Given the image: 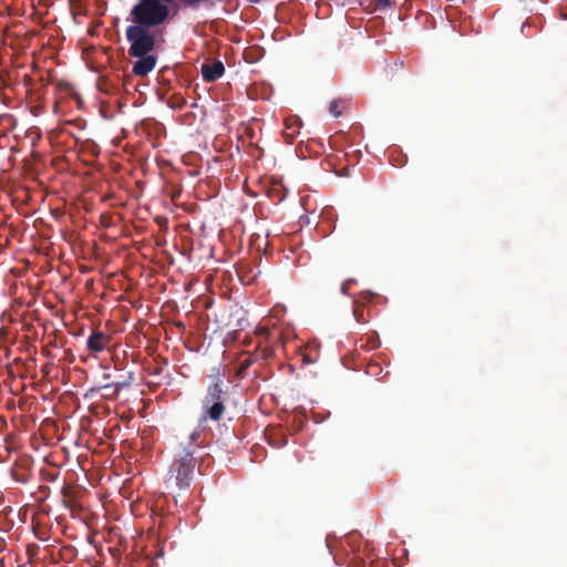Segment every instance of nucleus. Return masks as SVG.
Listing matches in <instances>:
<instances>
[{"instance_id":"423d86ee","label":"nucleus","mask_w":567,"mask_h":567,"mask_svg":"<svg viewBox=\"0 0 567 567\" xmlns=\"http://www.w3.org/2000/svg\"><path fill=\"white\" fill-rule=\"evenodd\" d=\"M225 72L224 64L220 61H216L213 64L202 65L203 79L207 82H214L218 80Z\"/></svg>"},{"instance_id":"9b49d317","label":"nucleus","mask_w":567,"mask_h":567,"mask_svg":"<svg viewBox=\"0 0 567 567\" xmlns=\"http://www.w3.org/2000/svg\"><path fill=\"white\" fill-rule=\"evenodd\" d=\"M168 362L166 359L155 360V365L150 367L148 371L153 375H161L164 372L165 365H167Z\"/></svg>"},{"instance_id":"f3484780","label":"nucleus","mask_w":567,"mask_h":567,"mask_svg":"<svg viewBox=\"0 0 567 567\" xmlns=\"http://www.w3.org/2000/svg\"><path fill=\"white\" fill-rule=\"evenodd\" d=\"M353 315H354L355 317H358V312H357V310H354V311H353ZM357 320H358V321H360V319H359V318H357Z\"/></svg>"},{"instance_id":"7ed1b4c3","label":"nucleus","mask_w":567,"mask_h":567,"mask_svg":"<svg viewBox=\"0 0 567 567\" xmlns=\"http://www.w3.org/2000/svg\"><path fill=\"white\" fill-rule=\"evenodd\" d=\"M227 393L221 388V381L216 380L207 389V392L202 401L203 414L200 422L212 420L218 422L225 412V402Z\"/></svg>"},{"instance_id":"dca6fc26","label":"nucleus","mask_w":567,"mask_h":567,"mask_svg":"<svg viewBox=\"0 0 567 567\" xmlns=\"http://www.w3.org/2000/svg\"><path fill=\"white\" fill-rule=\"evenodd\" d=\"M346 289H347V284L344 282V284L342 285V291H343V292H346Z\"/></svg>"},{"instance_id":"0eeeda50","label":"nucleus","mask_w":567,"mask_h":567,"mask_svg":"<svg viewBox=\"0 0 567 567\" xmlns=\"http://www.w3.org/2000/svg\"><path fill=\"white\" fill-rule=\"evenodd\" d=\"M286 128L284 131V134L287 138H293L297 134H299V130L302 126L299 118H288L285 122Z\"/></svg>"},{"instance_id":"4468645a","label":"nucleus","mask_w":567,"mask_h":567,"mask_svg":"<svg viewBox=\"0 0 567 567\" xmlns=\"http://www.w3.org/2000/svg\"><path fill=\"white\" fill-rule=\"evenodd\" d=\"M259 333H261V334H265V336H266V334H268V329L262 328V329H260Z\"/></svg>"},{"instance_id":"6e6552de","label":"nucleus","mask_w":567,"mask_h":567,"mask_svg":"<svg viewBox=\"0 0 567 567\" xmlns=\"http://www.w3.org/2000/svg\"><path fill=\"white\" fill-rule=\"evenodd\" d=\"M133 381H134L133 372H130L126 375H120L118 378L114 377V384L120 392L124 389L130 388L132 385Z\"/></svg>"},{"instance_id":"39448f33","label":"nucleus","mask_w":567,"mask_h":567,"mask_svg":"<svg viewBox=\"0 0 567 567\" xmlns=\"http://www.w3.org/2000/svg\"><path fill=\"white\" fill-rule=\"evenodd\" d=\"M91 392L100 394L101 398L106 400H115L121 393L114 382H97L96 385L91 389Z\"/></svg>"},{"instance_id":"f03ea898","label":"nucleus","mask_w":567,"mask_h":567,"mask_svg":"<svg viewBox=\"0 0 567 567\" xmlns=\"http://www.w3.org/2000/svg\"><path fill=\"white\" fill-rule=\"evenodd\" d=\"M198 435V432H193L188 436L187 444H181L176 449L165 481L167 489H173L174 487L186 489L190 486L196 466L194 453Z\"/></svg>"},{"instance_id":"ddd939ff","label":"nucleus","mask_w":567,"mask_h":567,"mask_svg":"<svg viewBox=\"0 0 567 567\" xmlns=\"http://www.w3.org/2000/svg\"><path fill=\"white\" fill-rule=\"evenodd\" d=\"M97 382H114V375L112 372L105 371L101 374Z\"/></svg>"},{"instance_id":"f8f14e48","label":"nucleus","mask_w":567,"mask_h":567,"mask_svg":"<svg viewBox=\"0 0 567 567\" xmlns=\"http://www.w3.org/2000/svg\"><path fill=\"white\" fill-rule=\"evenodd\" d=\"M255 362V359L249 355L245 359H243L240 362H239V367H238V374L244 377L246 374V371L247 369Z\"/></svg>"},{"instance_id":"f257e3e1","label":"nucleus","mask_w":567,"mask_h":567,"mask_svg":"<svg viewBox=\"0 0 567 567\" xmlns=\"http://www.w3.org/2000/svg\"><path fill=\"white\" fill-rule=\"evenodd\" d=\"M175 0H138L131 10L134 24L128 25L125 35L130 42L128 54L137 60L132 72L136 76H146L157 63L153 54L156 47V32L152 28L164 24L174 17L172 6Z\"/></svg>"},{"instance_id":"2eb2a0df","label":"nucleus","mask_w":567,"mask_h":567,"mask_svg":"<svg viewBox=\"0 0 567 567\" xmlns=\"http://www.w3.org/2000/svg\"><path fill=\"white\" fill-rule=\"evenodd\" d=\"M176 326H177L178 328H181V329H185V324H184V323H182V322L176 323Z\"/></svg>"},{"instance_id":"1a4fd4ad","label":"nucleus","mask_w":567,"mask_h":567,"mask_svg":"<svg viewBox=\"0 0 567 567\" xmlns=\"http://www.w3.org/2000/svg\"><path fill=\"white\" fill-rule=\"evenodd\" d=\"M347 102L344 100H333L330 104L329 112L334 116L339 117L342 115L343 107L346 106Z\"/></svg>"},{"instance_id":"9d476101","label":"nucleus","mask_w":567,"mask_h":567,"mask_svg":"<svg viewBox=\"0 0 567 567\" xmlns=\"http://www.w3.org/2000/svg\"><path fill=\"white\" fill-rule=\"evenodd\" d=\"M268 196L271 199H275L278 203H280L286 197V189L281 185H275L271 189H269Z\"/></svg>"},{"instance_id":"20e7f679","label":"nucleus","mask_w":567,"mask_h":567,"mask_svg":"<svg viewBox=\"0 0 567 567\" xmlns=\"http://www.w3.org/2000/svg\"><path fill=\"white\" fill-rule=\"evenodd\" d=\"M110 342V337L100 330L93 331L86 340V348L91 352H101L103 351L107 343Z\"/></svg>"}]
</instances>
